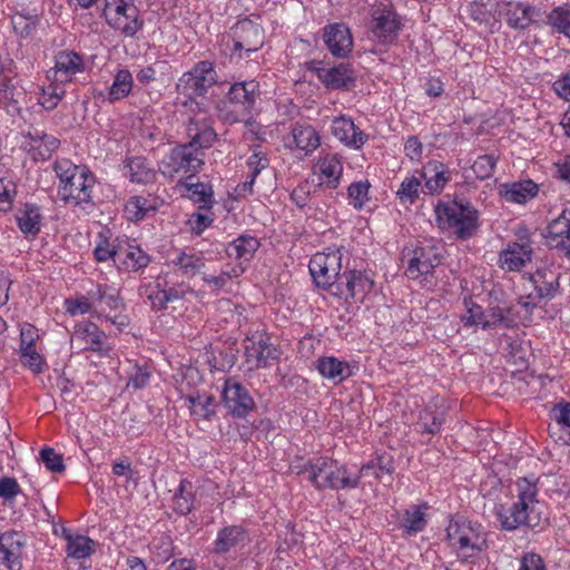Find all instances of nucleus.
<instances>
[{"instance_id": "45", "label": "nucleus", "mask_w": 570, "mask_h": 570, "mask_svg": "<svg viewBox=\"0 0 570 570\" xmlns=\"http://www.w3.org/2000/svg\"><path fill=\"white\" fill-rule=\"evenodd\" d=\"M426 525L425 514L420 505H413L404 513L402 527L409 534L421 532Z\"/></svg>"}, {"instance_id": "51", "label": "nucleus", "mask_w": 570, "mask_h": 570, "mask_svg": "<svg viewBox=\"0 0 570 570\" xmlns=\"http://www.w3.org/2000/svg\"><path fill=\"white\" fill-rule=\"evenodd\" d=\"M495 164L497 158L493 155H482L474 160L471 169L479 179L484 180L492 176Z\"/></svg>"}, {"instance_id": "55", "label": "nucleus", "mask_w": 570, "mask_h": 570, "mask_svg": "<svg viewBox=\"0 0 570 570\" xmlns=\"http://www.w3.org/2000/svg\"><path fill=\"white\" fill-rule=\"evenodd\" d=\"M65 92L66 91L61 86L50 85L46 89H43L39 101L43 108H46L47 110H52L58 106L59 101L63 98Z\"/></svg>"}, {"instance_id": "39", "label": "nucleus", "mask_w": 570, "mask_h": 570, "mask_svg": "<svg viewBox=\"0 0 570 570\" xmlns=\"http://www.w3.org/2000/svg\"><path fill=\"white\" fill-rule=\"evenodd\" d=\"M512 307L502 308L500 306L489 307L485 312L484 323H482L483 330L495 328L498 326L513 327L515 322L510 317Z\"/></svg>"}, {"instance_id": "26", "label": "nucleus", "mask_w": 570, "mask_h": 570, "mask_svg": "<svg viewBox=\"0 0 570 570\" xmlns=\"http://www.w3.org/2000/svg\"><path fill=\"white\" fill-rule=\"evenodd\" d=\"M247 540V532L242 527H225L218 532L213 551L219 554L227 553L239 544H244Z\"/></svg>"}, {"instance_id": "35", "label": "nucleus", "mask_w": 570, "mask_h": 570, "mask_svg": "<svg viewBox=\"0 0 570 570\" xmlns=\"http://www.w3.org/2000/svg\"><path fill=\"white\" fill-rule=\"evenodd\" d=\"M360 484V476H352L344 465H338L335 461V468H332L327 480L325 481L324 489L330 488L333 490L340 489H355Z\"/></svg>"}, {"instance_id": "17", "label": "nucleus", "mask_w": 570, "mask_h": 570, "mask_svg": "<svg viewBox=\"0 0 570 570\" xmlns=\"http://www.w3.org/2000/svg\"><path fill=\"white\" fill-rule=\"evenodd\" d=\"M503 16L509 27L524 30L540 16V10L522 2H508L503 9Z\"/></svg>"}, {"instance_id": "29", "label": "nucleus", "mask_w": 570, "mask_h": 570, "mask_svg": "<svg viewBox=\"0 0 570 570\" xmlns=\"http://www.w3.org/2000/svg\"><path fill=\"white\" fill-rule=\"evenodd\" d=\"M487 547L484 534L480 530L479 524L466 522L465 531L461 537V551L463 552V560L474 557L476 553L483 551Z\"/></svg>"}, {"instance_id": "42", "label": "nucleus", "mask_w": 570, "mask_h": 570, "mask_svg": "<svg viewBox=\"0 0 570 570\" xmlns=\"http://www.w3.org/2000/svg\"><path fill=\"white\" fill-rule=\"evenodd\" d=\"M445 421V413L440 409L426 407L420 413V422L417 423L423 432L436 434Z\"/></svg>"}, {"instance_id": "12", "label": "nucleus", "mask_w": 570, "mask_h": 570, "mask_svg": "<svg viewBox=\"0 0 570 570\" xmlns=\"http://www.w3.org/2000/svg\"><path fill=\"white\" fill-rule=\"evenodd\" d=\"M222 396L227 411L236 417H245L255 406L248 391L235 379L225 381Z\"/></svg>"}, {"instance_id": "6", "label": "nucleus", "mask_w": 570, "mask_h": 570, "mask_svg": "<svg viewBox=\"0 0 570 570\" xmlns=\"http://www.w3.org/2000/svg\"><path fill=\"white\" fill-rule=\"evenodd\" d=\"M217 82L214 63L208 60L199 61L195 67L183 73L176 87L177 91L189 99L203 97Z\"/></svg>"}, {"instance_id": "41", "label": "nucleus", "mask_w": 570, "mask_h": 570, "mask_svg": "<svg viewBox=\"0 0 570 570\" xmlns=\"http://www.w3.org/2000/svg\"><path fill=\"white\" fill-rule=\"evenodd\" d=\"M194 507V494L191 492V483L187 480H181L178 490L173 498L174 510L181 514H188Z\"/></svg>"}, {"instance_id": "23", "label": "nucleus", "mask_w": 570, "mask_h": 570, "mask_svg": "<svg viewBox=\"0 0 570 570\" xmlns=\"http://www.w3.org/2000/svg\"><path fill=\"white\" fill-rule=\"evenodd\" d=\"M240 32L234 42V51L245 50L246 52H255L262 48L264 43L263 30L253 22H243L237 27Z\"/></svg>"}, {"instance_id": "47", "label": "nucleus", "mask_w": 570, "mask_h": 570, "mask_svg": "<svg viewBox=\"0 0 570 570\" xmlns=\"http://www.w3.org/2000/svg\"><path fill=\"white\" fill-rule=\"evenodd\" d=\"M21 363L28 366L33 373H41L43 371V357L36 351L33 345V337L30 335V342L23 346V352L20 355Z\"/></svg>"}, {"instance_id": "9", "label": "nucleus", "mask_w": 570, "mask_h": 570, "mask_svg": "<svg viewBox=\"0 0 570 570\" xmlns=\"http://www.w3.org/2000/svg\"><path fill=\"white\" fill-rule=\"evenodd\" d=\"M441 263L440 248L436 245L429 244L416 246L409 259L405 274L409 278L417 279L421 276L431 275Z\"/></svg>"}, {"instance_id": "52", "label": "nucleus", "mask_w": 570, "mask_h": 570, "mask_svg": "<svg viewBox=\"0 0 570 570\" xmlns=\"http://www.w3.org/2000/svg\"><path fill=\"white\" fill-rule=\"evenodd\" d=\"M82 168L83 167L73 165L68 159L57 160L53 164V170L60 180V186L67 184L70 179L78 175Z\"/></svg>"}, {"instance_id": "64", "label": "nucleus", "mask_w": 570, "mask_h": 570, "mask_svg": "<svg viewBox=\"0 0 570 570\" xmlns=\"http://www.w3.org/2000/svg\"><path fill=\"white\" fill-rule=\"evenodd\" d=\"M552 414L557 425L570 429V403L554 405Z\"/></svg>"}, {"instance_id": "24", "label": "nucleus", "mask_w": 570, "mask_h": 570, "mask_svg": "<svg viewBox=\"0 0 570 570\" xmlns=\"http://www.w3.org/2000/svg\"><path fill=\"white\" fill-rule=\"evenodd\" d=\"M149 256L137 246H118L115 254V264L125 271H138L149 264Z\"/></svg>"}, {"instance_id": "2", "label": "nucleus", "mask_w": 570, "mask_h": 570, "mask_svg": "<svg viewBox=\"0 0 570 570\" xmlns=\"http://www.w3.org/2000/svg\"><path fill=\"white\" fill-rule=\"evenodd\" d=\"M258 95L259 85L257 81L235 82L229 88L225 99L217 106L219 117L228 124L244 121L250 116Z\"/></svg>"}, {"instance_id": "20", "label": "nucleus", "mask_w": 570, "mask_h": 570, "mask_svg": "<svg viewBox=\"0 0 570 570\" xmlns=\"http://www.w3.org/2000/svg\"><path fill=\"white\" fill-rule=\"evenodd\" d=\"M245 356L247 361L255 360V367H266L268 362L277 360L278 350L267 338L247 340L245 344Z\"/></svg>"}, {"instance_id": "10", "label": "nucleus", "mask_w": 570, "mask_h": 570, "mask_svg": "<svg viewBox=\"0 0 570 570\" xmlns=\"http://www.w3.org/2000/svg\"><path fill=\"white\" fill-rule=\"evenodd\" d=\"M95 183L94 175L85 167L67 184L59 186L58 194L65 203L73 205L90 203Z\"/></svg>"}, {"instance_id": "62", "label": "nucleus", "mask_w": 570, "mask_h": 570, "mask_svg": "<svg viewBox=\"0 0 570 570\" xmlns=\"http://www.w3.org/2000/svg\"><path fill=\"white\" fill-rule=\"evenodd\" d=\"M20 493V487L16 479L3 476L0 480V497L4 500H11Z\"/></svg>"}, {"instance_id": "56", "label": "nucleus", "mask_w": 570, "mask_h": 570, "mask_svg": "<svg viewBox=\"0 0 570 570\" xmlns=\"http://www.w3.org/2000/svg\"><path fill=\"white\" fill-rule=\"evenodd\" d=\"M147 199L141 196L131 197L126 205V213L130 220H140L148 210L153 209L147 206Z\"/></svg>"}, {"instance_id": "14", "label": "nucleus", "mask_w": 570, "mask_h": 570, "mask_svg": "<svg viewBox=\"0 0 570 570\" xmlns=\"http://www.w3.org/2000/svg\"><path fill=\"white\" fill-rule=\"evenodd\" d=\"M547 244L570 259V212L563 210L548 225Z\"/></svg>"}, {"instance_id": "1", "label": "nucleus", "mask_w": 570, "mask_h": 570, "mask_svg": "<svg viewBox=\"0 0 570 570\" xmlns=\"http://www.w3.org/2000/svg\"><path fill=\"white\" fill-rule=\"evenodd\" d=\"M189 141L173 148L159 164L164 176L174 177L181 174L194 176L204 165V149L209 148L217 139L213 120L199 112L189 119L187 125Z\"/></svg>"}, {"instance_id": "57", "label": "nucleus", "mask_w": 570, "mask_h": 570, "mask_svg": "<svg viewBox=\"0 0 570 570\" xmlns=\"http://www.w3.org/2000/svg\"><path fill=\"white\" fill-rule=\"evenodd\" d=\"M40 458L46 468L53 473H61L66 469L62 455L56 453L52 448H43L40 451Z\"/></svg>"}, {"instance_id": "25", "label": "nucleus", "mask_w": 570, "mask_h": 570, "mask_svg": "<svg viewBox=\"0 0 570 570\" xmlns=\"http://www.w3.org/2000/svg\"><path fill=\"white\" fill-rule=\"evenodd\" d=\"M316 368L324 379L333 381L335 384L348 379L353 374L348 363L334 356L320 357L316 362Z\"/></svg>"}, {"instance_id": "53", "label": "nucleus", "mask_w": 570, "mask_h": 570, "mask_svg": "<svg viewBox=\"0 0 570 570\" xmlns=\"http://www.w3.org/2000/svg\"><path fill=\"white\" fill-rule=\"evenodd\" d=\"M82 168L83 167L73 165L68 159L57 160L53 164V170L60 180V186L67 184L70 179L78 175Z\"/></svg>"}, {"instance_id": "32", "label": "nucleus", "mask_w": 570, "mask_h": 570, "mask_svg": "<svg viewBox=\"0 0 570 570\" xmlns=\"http://www.w3.org/2000/svg\"><path fill=\"white\" fill-rule=\"evenodd\" d=\"M41 214L38 206L24 204L16 215L17 224L24 235H37L41 227Z\"/></svg>"}, {"instance_id": "27", "label": "nucleus", "mask_w": 570, "mask_h": 570, "mask_svg": "<svg viewBox=\"0 0 570 570\" xmlns=\"http://www.w3.org/2000/svg\"><path fill=\"white\" fill-rule=\"evenodd\" d=\"M537 194L538 185L530 179L500 186V195L510 203L523 204Z\"/></svg>"}, {"instance_id": "54", "label": "nucleus", "mask_w": 570, "mask_h": 570, "mask_svg": "<svg viewBox=\"0 0 570 570\" xmlns=\"http://www.w3.org/2000/svg\"><path fill=\"white\" fill-rule=\"evenodd\" d=\"M41 145H35L32 157L35 160H47L60 146V140L51 135L42 136Z\"/></svg>"}, {"instance_id": "48", "label": "nucleus", "mask_w": 570, "mask_h": 570, "mask_svg": "<svg viewBox=\"0 0 570 570\" xmlns=\"http://www.w3.org/2000/svg\"><path fill=\"white\" fill-rule=\"evenodd\" d=\"M463 303L466 308V313L461 316V322L464 324V326H482V323H484L485 318V312L483 308L468 297L464 298Z\"/></svg>"}, {"instance_id": "18", "label": "nucleus", "mask_w": 570, "mask_h": 570, "mask_svg": "<svg viewBox=\"0 0 570 570\" xmlns=\"http://www.w3.org/2000/svg\"><path fill=\"white\" fill-rule=\"evenodd\" d=\"M520 240L500 254V262L508 271H520L532 258L533 250L527 236H520Z\"/></svg>"}, {"instance_id": "7", "label": "nucleus", "mask_w": 570, "mask_h": 570, "mask_svg": "<svg viewBox=\"0 0 570 570\" xmlns=\"http://www.w3.org/2000/svg\"><path fill=\"white\" fill-rule=\"evenodd\" d=\"M559 278L560 274L551 268H538L530 275L534 293L520 297L518 302L519 305H521L527 312L531 313L541 301L552 299L560 289Z\"/></svg>"}, {"instance_id": "63", "label": "nucleus", "mask_w": 570, "mask_h": 570, "mask_svg": "<svg viewBox=\"0 0 570 570\" xmlns=\"http://www.w3.org/2000/svg\"><path fill=\"white\" fill-rule=\"evenodd\" d=\"M519 570H547L542 558L533 552L524 553Z\"/></svg>"}, {"instance_id": "49", "label": "nucleus", "mask_w": 570, "mask_h": 570, "mask_svg": "<svg viewBox=\"0 0 570 570\" xmlns=\"http://www.w3.org/2000/svg\"><path fill=\"white\" fill-rule=\"evenodd\" d=\"M420 188V178L415 176L405 178L397 190V196L402 202H409L413 204L419 198Z\"/></svg>"}, {"instance_id": "30", "label": "nucleus", "mask_w": 570, "mask_h": 570, "mask_svg": "<svg viewBox=\"0 0 570 570\" xmlns=\"http://www.w3.org/2000/svg\"><path fill=\"white\" fill-rule=\"evenodd\" d=\"M332 468H335V461L326 458H317L314 461L304 463L303 468L298 471V474H307V479L317 489H324L325 481L330 474Z\"/></svg>"}, {"instance_id": "37", "label": "nucleus", "mask_w": 570, "mask_h": 570, "mask_svg": "<svg viewBox=\"0 0 570 570\" xmlns=\"http://www.w3.org/2000/svg\"><path fill=\"white\" fill-rule=\"evenodd\" d=\"M127 167L132 183L147 185L156 179L155 170L148 166L145 158L135 157L128 161Z\"/></svg>"}, {"instance_id": "38", "label": "nucleus", "mask_w": 570, "mask_h": 570, "mask_svg": "<svg viewBox=\"0 0 570 570\" xmlns=\"http://www.w3.org/2000/svg\"><path fill=\"white\" fill-rule=\"evenodd\" d=\"M134 85L132 75L128 69H120L114 79L109 89L108 99L114 102L116 100L127 97Z\"/></svg>"}, {"instance_id": "60", "label": "nucleus", "mask_w": 570, "mask_h": 570, "mask_svg": "<svg viewBox=\"0 0 570 570\" xmlns=\"http://www.w3.org/2000/svg\"><path fill=\"white\" fill-rule=\"evenodd\" d=\"M6 92L4 96H2V102L4 105V108L7 112L11 116L19 115L20 114V107H19V100L16 97L17 92L14 87L10 86L9 79L6 78Z\"/></svg>"}, {"instance_id": "43", "label": "nucleus", "mask_w": 570, "mask_h": 570, "mask_svg": "<svg viewBox=\"0 0 570 570\" xmlns=\"http://www.w3.org/2000/svg\"><path fill=\"white\" fill-rule=\"evenodd\" d=\"M547 23L570 39V4L552 9L547 16Z\"/></svg>"}, {"instance_id": "59", "label": "nucleus", "mask_w": 570, "mask_h": 570, "mask_svg": "<svg viewBox=\"0 0 570 570\" xmlns=\"http://www.w3.org/2000/svg\"><path fill=\"white\" fill-rule=\"evenodd\" d=\"M150 379V371L148 366L135 365L129 373L128 385H131L136 390L142 389Z\"/></svg>"}, {"instance_id": "28", "label": "nucleus", "mask_w": 570, "mask_h": 570, "mask_svg": "<svg viewBox=\"0 0 570 570\" xmlns=\"http://www.w3.org/2000/svg\"><path fill=\"white\" fill-rule=\"evenodd\" d=\"M56 76L61 82L70 81L72 76L83 70L82 57L75 51H61L56 56Z\"/></svg>"}, {"instance_id": "34", "label": "nucleus", "mask_w": 570, "mask_h": 570, "mask_svg": "<svg viewBox=\"0 0 570 570\" xmlns=\"http://www.w3.org/2000/svg\"><path fill=\"white\" fill-rule=\"evenodd\" d=\"M259 247V240L253 236L242 235L233 240L226 252L229 257H235L243 262H248Z\"/></svg>"}, {"instance_id": "22", "label": "nucleus", "mask_w": 570, "mask_h": 570, "mask_svg": "<svg viewBox=\"0 0 570 570\" xmlns=\"http://www.w3.org/2000/svg\"><path fill=\"white\" fill-rule=\"evenodd\" d=\"M332 134L347 146L360 148L366 141V135L358 130L351 118L337 117L332 122Z\"/></svg>"}, {"instance_id": "58", "label": "nucleus", "mask_w": 570, "mask_h": 570, "mask_svg": "<svg viewBox=\"0 0 570 570\" xmlns=\"http://www.w3.org/2000/svg\"><path fill=\"white\" fill-rule=\"evenodd\" d=\"M370 184L367 181H356L350 185L348 196L354 200V207L361 209L367 199Z\"/></svg>"}, {"instance_id": "19", "label": "nucleus", "mask_w": 570, "mask_h": 570, "mask_svg": "<svg viewBox=\"0 0 570 570\" xmlns=\"http://www.w3.org/2000/svg\"><path fill=\"white\" fill-rule=\"evenodd\" d=\"M421 178L425 180L424 187L422 190L426 189V193L430 195L440 194L446 183L450 181L451 175L450 170L441 161H429L423 171L421 173Z\"/></svg>"}, {"instance_id": "4", "label": "nucleus", "mask_w": 570, "mask_h": 570, "mask_svg": "<svg viewBox=\"0 0 570 570\" xmlns=\"http://www.w3.org/2000/svg\"><path fill=\"white\" fill-rule=\"evenodd\" d=\"M135 0H104L106 22L126 37H134L144 26Z\"/></svg>"}, {"instance_id": "33", "label": "nucleus", "mask_w": 570, "mask_h": 570, "mask_svg": "<svg viewBox=\"0 0 570 570\" xmlns=\"http://www.w3.org/2000/svg\"><path fill=\"white\" fill-rule=\"evenodd\" d=\"M345 284V293L347 297H356L364 295L372 288L373 282L357 271H347L342 274L340 285Z\"/></svg>"}, {"instance_id": "11", "label": "nucleus", "mask_w": 570, "mask_h": 570, "mask_svg": "<svg viewBox=\"0 0 570 570\" xmlns=\"http://www.w3.org/2000/svg\"><path fill=\"white\" fill-rule=\"evenodd\" d=\"M370 30L373 37L383 45L394 42L401 30V20L399 14L390 9H374Z\"/></svg>"}, {"instance_id": "16", "label": "nucleus", "mask_w": 570, "mask_h": 570, "mask_svg": "<svg viewBox=\"0 0 570 570\" xmlns=\"http://www.w3.org/2000/svg\"><path fill=\"white\" fill-rule=\"evenodd\" d=\"M106 334L94 323L77 325L71 335V346L79 350L100 351Z\"/></svg>"}, {"instance_id": "44", "label": "nucleus", "mask_w": 570, "mask_h": 570, "mask_svg": "<svg viewBox=\"0 0 570 570\" xmlns=\"http://www.w3.org/2000/svg\"><path fill=\"white\" fill-rule=\"evenodd\" d=\"M370 471H373L376 479H381L383 474L391 475L394 471L393 459L390 455H380L375 460L363 464L360 469V479L366 476Z\"/></svg>"}, {"instance_id": "40", "label": "nucleus", "mask_w": 570, "mask_h": 570, "mask_svg": "<svg viewBox=\"0 0 570 570\" xmlns=\"http://www.w3.org/2000/svg\"><path fill=\"white\" fill-rule=\"evenodd\" d=\"M63 533L67 540V552L69 557L83 559L92 553L94 541L90 538L85 535L72 537L70 533H67L66 529Z\"/></svg>"}, {"instance_id": "31", "label": "nucleus", "mask_w": 570, "mask_h": 570, "mask_svg": "<svg viewBox=\"0 0 570 570\" xmlns=\"http://www.w3.org/2000/svg\"><path fill=\"white\" fill-rule=\"evenodd\" d=\"M292 136L296 147L306 155L313 153L321 144L318 132L308 124H295Z\"/></svg>"}, {"instance_id": "50", "label": "nucleus", "mask_w": 570, "mask_h": 570, "mask_svg": "<svg viewBox=\"0 0 570 570\" xmlns=\"http://www.w3.org/2000/svg\"><path fill=\"white\" fill-rule=\"evenodd\" d=\"M97 304L101 311L118 309L122 305V299L115 289L99 286Z\"/></svg>"}, {"instance_id": "46", "label": "nucleus", "mask_w": 570, "mask_h": 570, "mask_svg": "<svg viewBox=\"0 0 570 570\" xmlns=\"http://www.w3.org/2000/svg\"><path fill=\"white\" fill-rule=\"evenodd\" d=\"M187 190H189L190 198L199 204L200 208H210L213 200V189L209 185L204 183L186 184Z\"/></svg>"}, {"instance_id": "13", "label": "nucleus", "mask_w": 570, "mask_h": 570, "mask_svg": "<svg viewBox=\"0 0 570 570\" xmlns=\"http://www.w3.org/2000/svg\"><path fill=\"white\" fill-rule=\"evenodd\" d=\"M24 541L18 532H3L0 534V566L8 570L22 569V549Z\"/></svg>"}, {"instance_id": "15", "label": "nucleus", "mask_w": 570, "mask_h": 570, "mask_svg": "<svg viewBox=\"0 0 570 570\" xmlns=\"http://www.w3.org/2000/svg\"><path fill=\"white\" fill-rule=\"evenodd\" d=\"M323 38L334 57L344 58L352 51L353 39L350 29L343 23L325 27Z\"/></svg>"}, {"instance_id": "61", "label": "nucleus", "mask_w": 570, "mask_h": 570, "mask_svg": "<svg viewBox=\"0 0 570 570\" xmlns=\"http://www.w3.org/2000/svg\"><path fill=\"white\" fill-rule=\"evenodd\" d=\"M520 493L519 500L517 502L523 503L529 510V505L534 502L537 495V487L535 484L529 482L527 479H523L518 483Z\"/></svg>"}, {"instance_id": "8", "label": "nucleus", "mask_w": 570, "mask_h": 570, "mask_svg": "<svg viewBox=\"0 0 570 570\" xmlns=\"http://www.w3.org/2000/svg\"><path fill=\"white\" fill-rule=\"evenodd\" d=\"M321 65V61H311L308 69L316 73L327 89L348 90L355 86L356 76L350 65L340 63L332 68H325Z\"/></svg>"}, {"instance_id": "36", "label": "nucleus", "mask_w": 570, "mask_h": 570, "mask_svg": "<svg viewBox=\"0 0 570 570\" xmlns=\"http://www.w3.org/2000/svg\"><path fill=\"white\" fill-rule=\"evenodd\" d=\"M317 166L321 175L327 179L326 185L336 188L343 171L340 158L336 155H327L318 160Z\"/></svg>"}, {"instance_id": "3", "label": "nucleus", "mask_w": 570, "mask_h": 570, "mask_svg": "<svg viewBox=\"0 0 570 570\" xmlns=\"http://www.w3.org/2000/svg\"><path fill=\"white\" fill-rule=\"evenodd\" d=\"M435 214L440 227L452 229L460 239H469L478 228L479 213L469 202L439 204Z\"/></svg>"}, {"instance_id": "21", "label": "nucleus", "mask_w": 570, "mask_h": 570, "mask_svg": "<svg viewBox=\"0 0 570 570\" xmlns=\"http://www.w3.org/2000/svg\"><path fill=\"white\" fill-rule=\"evenodd\" d=\"M501 528L508 531L518 529L528 520V509L523 503L498 504L494 508Z\"/></svg>"}, {"instance_id": "5", "label": "nucleus", "mask_w": 570, "mask_h": 570, "mask_svg": "<svg viewBox=\"0 0 570 570\" xmlns=\"http://www.w3.org/2000/svg\"><path fill=\"white\" fill-rule=\"evenodd\" d=\"M342 253L340 249L331 253H317L309 261V273L318 287L343 295L340 281L342 274Z\"/></svg>"}]
</instances>
